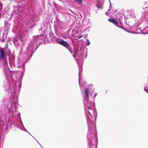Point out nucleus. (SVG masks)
Segmentation results:
<instances>
[{"instance_id": "obj_1", "label": "nucleus", "mask_w": 148, "mask_h": 148, "mask_svg": "<svg viewBox=\"0 0 148 148\" xmlns=\"http://www.w3.org/2000/svg\"><path fill=\"white\" fill-rule=\"evenodd\" d=\"M81 69L80 68L79 71L78 81L80 90L83 94V103L87 123L93 122L94 120L95 121L96 120L97 112L95 108L94 109H92L93 103L89 99L88 89L87 88H86V82L83 81L81 83V75L82 71V70L80 71Z\"/></svg>"}, {"instance_id": "obj_2", "label": "nucleus", "mask_w": 148, "mask_h": 148, "mask_svg": "<svg viewBox=\"0 0 148 148\" xmlns=\"http://www.w3.org/2000/svg\"><path fill=\"white\" fill-rule=\"evenodd\" d=\"M12 100H10L9 102L8 100H5V102H7V104L5 105V107L7 108L8 112L6 113L7 114V117L9 115V113L10 112L12 113L13 114L12 118L10 122H12V124L14 127L19 128L21 130L26 132L30 134L35 140L38 143L39 142L37 140L34 138L31 134L24 127L22 121L21 119L20 113H18L17 112V109L15 104L12 107Z\"/></svg>"}, {"instance_id": "obj_3", "label": "nucleus", "mask_w": 148, "mask_h": 148, "mask_svg": "<svg viewBox=\"0 0 148 148\" xmlns=\"http://www.w3.org/2000/svg\"><path fill=\"white\" fill-rule=\"evenodd\" d=\"M88 131L87 138L88 148H97L98 139L95 124L94 122H87Z\"/></svg>"}, {"instance_id": "obj_4", "label": "nucleus", "mask_w": 148, "mask_h": 148, "mask_svg": "<svg viewBox=\"0 0 148 148\" xmlns=\"http://www.w3.org/2000/svg\"><path fill=\"white\" fill-rule=\"evenodd\" d=\"M46 36H44L42 34L40 35H38L33 36V39L31 40L30 43L29 45L27 48V52L26 53V60L25 62H26L32 57L36 50L37 49L40 45L41 44L42 42H40L39 44L36 45L35 48V45L38 43V41L39 40H42L46 41Z\"/></svg>"}, {"instance_id": "obj_5", "label": "nucleus", "mask_w": 148, "mask_h": 148, "mask_svg": "<svg viewBox=\"0 0 148 148\" xmlns=\"http://www.w3.org/2000/svg\"><path fill=\"white\" fill-rule=\"evenodd\" d=\"M13 114L12 112L9 113V115L7 117V114L6 113L2 116H3L5 121V123L2 124L1 126V122H2L1 116H0V145L1 142V132L4 134L7 133L12 127V122H10L12 120Z\"/></svg>"}, {"instance_id": "obj_6", "label": "nucleus", "mask_w": 148, "mask_h": 148, "mask_svg": "<svg viewBox=\"0 0 148 148\" xmlns=\"http://www.w3.org/2000/svg\"><path fill=\"white\" fill-rule=\"evenodd\" d=\"M49 35L50 37L53 39V40H54L56 43L64 47L72 53L70 44L67 42L64 41L62 39L55 36L52 33H50Z\"/></svg>"}, {"instance_id": "obj_7", "label": "nucleus", "mask_w": 148, "mask_h": 148, "mask_svg": "<svg viewBox=\"0 0 148 148\" xmlns=\"http://www.w3.org/2000/svg\"><path fill=\"white\" fill-rule=\"evenodd\" d=\"M108 20L111 23H112L114 24L117 27L122 29L124 31H125L126 32H129V33L134 34H146L148 33V32H132L131 31H129L127 29H126L125 28H124L123 27V25L122 22H121L120 20H119L120 23H119L118 21L115 19L114 18H110L108 19Z\"/></svg>"}, {"instance_id": "obj_8", "label": "nucleus", "mask_w": 148, "mask_h": 148, "mask_svg": "<svg viewBox=\"0 0 148 148\" xmlns=\"http://www.w3.org/2000/svg\"><path fill=\"white\" fill-rule=\"evenodd\" d=\"M84 54V52H81L80 54L78 55V58L75 59V60L77 61V63L78 64V67L79 68V70L80 68H81L80 71H82V65L83 62V56Z\"/></svg>"}, {"instance_id": "obj_9", "label": "nucleus", "mask_w": 148, "mask_h": 148, "mask_svg": "<svg viewBox=\"0 0 148 148\" xmlns=\"http://www.w3.org/2000/svg\"><path fill=\"white\" fill-rule=\"evenodd\" d=\"M21 67L22 68H23V72L21 73V75L20 76L19 79V84H18V90H20L21 88V84H22V79L23 76V75L24 74V73L25 72V64L24 63H22L21 65H19L18 66V68H20V67Z\"/></svg>"}, {"instance_id": "obj_10", "label": "nucleus", "mask_w": 148, "mask_h": 148, "mask_svg": "<svg viewBox=\"0 0 148 148\" xmlns=\"http://www.w3.org/2000/svg\"><path fill=\"white\" fill-rule=\"evenodd\" d=\"M6 56V54L5 49L0 47V59L3 60Z\"/></svg>"}, {"instance_id": "obj_11", "label": "nucleus", "mask_w": 148, "mask_h": 148, "mask_svg": "<svg viewBox=\"0 0 148 148\" xmlns=\"http://www.w3.org/2000/svg\"><path fill=\"white\" fill-rule=\"evenodd\" d=\"M25 15L24 14L23 12L21 11V12H19L18 10V12L17 16L21 20H22L25 17Z\"/></svg>"}, {"instance_id": "obj_12", "label": "nucleus", "mask_w": 148, "mask_h": 148, "mask_svg": "<svg viewBox=\"0 0 148 148\" xmlns=\"http://www.w3.org/2000/svg\"><path fill=\"white\" fill-rule=\"evenodd\" d=\"M71 51H72L71 50ZM72 53L70 51V52L71 53V54H72L73 55V58H75L76 57V55H79L78 53L77 52V50H74V54H73V52L72 51Z\"/></svg>"}, {"instance_id": "obj_13", "label": "nucleus", "mask_w": 148, "mask_h": 148, "mask_svg": "<svg viewBox=\"0 0 148 148\" xmlns=\"http://www.w3.org/2000/svg\"><path fill=\"white\" fill-rule=\"evenodd\" d=\"M62 38L64 39H66L67 38L70 39L71 38V36L69 35H64L62 36Z\"/></svg>"}, {"instance_id": "obj_14", "label": "nucleus", "mask_w": 148, "mask_h": 148, "mask_svg": "<svg viewBox=\"0 0 148 148\" xmlns=\"http://www.w3.org/2000/svg\"><path fill=\"white\" fill-rule=\"evenodd\" d=\"M74 1L79 4H81L82 3V0H74Z\"/></svg>"}, {"instance_id": "obj_15", "label": "nucleus", "mask_w": 148, "mask_h": 148, "mask_svg": "<svg viewBox=\"0 0 148 148\" xmlns=\"http://www.w3.org/2000/svg\"><path fill=\"white\" fill-rule=\"evenodd\" d=\"M90 44V42L89 41V40L88 39H87L86 40V45L87 46H89Z\"/></svg>"}, {"instance_id": "obj_16", "label": "nucleus", "mask_w": 148, "mask_h": 148, "mask_svg": "<svg viewBox=\"0 0 148 148\" xmlns=\"http://www.w3.org/2000/svg\"><path fill=\"white\" fill-rule=\"evenodd\" d=\"M144 91H146L147 93L148 94V89L147 90L146 87L144 88Z\"/></svg>"}, {"instance_id": "obj_17", "label": "nucleus", "mask_w": 148, "mask_h": 148, "mask_svg": "<svg viewBox=\"0 0 148 148\" xmlns=\"http://www.w3.org/2000/svg\"><path fill=\"white\" fill-rule=\"evenodd\" d=\"M71 29V28H69V29L68 30V31L66 32V34H69Z\"/></svg>"}, {"instance_id": "obj_18", "label": "nucleus", "mask_w": 148, "mask_h": 148, "mask_svg": "<svg viewBox=\"0 0 148 148\" xmlns=\"http://www.w3.org/2000/svg\"><path fill=\"white\" fill-rule=\"evenodd\" d=\"M2 8H1L0 9V18H1V12H2Z\"/></svg>"}, {"instance_id": "obj_19", "label": "nucleus", "mask_w": 148, "mask_h": 148, "mask_svg": "<svg viewBox=\"0 0 148 148\" xmlns=\"http://www.w3.org/2000/svg\"><path fill=\"white\" fill-rule=\"evenodd\" d=\"M96 6L97 8H100V9H101V8H102L101 6H99V5H96Z\"/></svg>"}, {"instance_id": "obj_20", "label": "nucleus", "mask_w": 148, "mask_h": 148, "mask_svg": "<svg viewBox=\"0 0 148 148\" xmlns=\"http://www.w3.org/2000/svg\"><path fill=\"white\" fill-rule=\"evenodd\" d=\"M0 41L1 42H3L5 41V39L3 38V39H1L0 40Z\"/></svg>"}, {"instance_id": "obj_21", "label": "nucleus", "mask_w": 148, "mask_h": 148, "mask_svg": "<svg viewBox=\"0 0 148 148\" xmlns=\"http://www.w3.org/2000/svg\"><path fill=\"white\" fill-rule=\"evenodd\" d=\"M112 8V6H111V5H110V7H109V9L108 10V11H109V10H110V8Z\"/></svg>"}, {"instance_id": "obj_22", "label": "nucleus", "mask_w": 148, "mask_h": 148, "mask_svg": "<svg viewBox=\"0 0 148 148\" xmlns=\"http://www.w3.org/2000/svg\"><path fill=\"white\" fill-rule=\"evenodd\" d=\"M87 56V53L86 52V53L85 54V58H86Z\"/></svg>"}, {"instance_id": "obj_23", "label": "nucleus", "mask_w": 148, "mask_h": 148, "mask_svg": "<svg viewBox=\"0 0 148 148\" xmlns=\"http://www.w3.org/2000/svg\"><path fill=\"white\" fill-rule=\"evenodd\" d=\"M97 93H95L94 94V96L93 98H95L96 97V96H97Z\"/></svg>"}, {"instance_id": "obj_24", "label": "nucleus", "mask_w": 148, "mask_h": 148, "mask_svg": "<svg viewBox=\"0 0 148 148\" xmlns=\"http://www.w3.org/2000/svg\"><path fill=\"white\" fill-rule=\"evenodd\" d=\"M83 36L82 35H81L80 36H79L78 37V38H81Z\"/></svg>"}, {"instance_id": "obj_25", "label": "nucleus", "mask_w": 148, "mask_h": 148, "mask_svg": "<svg viewBox=\"0 0 148 148\" xmlns=\"http://www.w3.org/2000/svg\"><path fill=\"white\" fill-rule=\"evenodd\" d=\"M39 145L42 148H43V147L42 146V145L39 143H38Z\"/></svg>"}, {"instance_id": "obj_26", "label": "nucleus", "mask_w": 148, "mask_h": 148, "mask_svg": "<svg viewBox=\"0 0 148 148\" xmlns=\"http://www.w3.org/2000/svg\"><path fill=\"white\" fill-rule=\"evenodd\" d=\"M39 145L42 148H43V147L42 146V145L39 143H38Z\"/></svg>"}, {"instance_id": "obj_27", "label": "nucleus", "mask_w": 148, "mask_h": 148, "mask_svg": "<svg viewBox=\"0 0 148 148\" xmlns=\"http://www.w3.org/2000/svg\"><path fill=\"white\" fill-rule=\"evenodd\" d=\"M108 11H107V12H106V13H105V14H106V15H108Z\"/></svg>"}, {"instance_id": "obj_28", "label": "nucleus", "mask_w": 148, "mask_h": 148, "mask_svg": "<svg viewBox=\"0 0 148 148\" xmlns=\"http://www.w3.org/2000/svg\"><path fill=\"white\" fill-rule=\"evenodd\" d=\"M12 62H14V58H13V59L12 60Z\"/></svg>"}, {"instance_id": "obj_29", "label": "nucleus", "mask_w": 148, "mask_h": 148, "mask_svg": "<svg viewBox=\"0 0 148 148\" xmlns=\"http://www.w3.org/2000/svg\"><path fill=\"white\" fill-rule=\"evenodd\" d=\"M8 60H9V62L10 63V59L9 58H8Z\"/></svg>"}, {"instance_id": "obj_30", "label": "nucleus", "mask_w": 148, "mask_h": 148, "mask_svg": "<svg viewBox=\"0 0 148 148\" xmlns=\"http://www.w3.org/2000/svg\"><path fill=\"white\" fill-rule=\"evenodd\" d=\"M109 3H110V5H111V2H110V0H109Z\"/></svg>"}, {"instance_id": "obj_31", "label": "nucleus", "mask_w": 148, "mask_h": 148, "mask_svg": "<svg viewBox=\"0 0 148 148\" xmlns=\"http://www.w3.org/2000/svg\"><path fill=\"white\" fill-rule=\"evenodd\" d=\"M140 30V31H141L140 29V28H138L137 29V30Z\"/></svg>"}, {"instance_id": "obj_32", "label": "nucleus", "mask_w": 148, "mask_h": 148, "mask_svg": "<svg viewBox=\"0 0 148 148\" xmlns=\"http://www.w3.org/2000/svg\"><path fill=\"white\" fill-rule=\"evenodd\" d=\"M74 31V29H73L72 31V33H73V32Z\"/></svg>"}, {"instance_id": "obj_33", "label": "nucleus", "mask_w": 148, "mask_h": 148, "mask_svg": "<svg viewBox=\"0 0 148 148\" xmlns=\"http://www.w3.org/2000/svg\"><path fill=\"white\" fill-rule=\"evenodd\" d=\"M20 40L21 41H22V39L21 38H20Z\"/></svg>"}, {"instance_id": "obj_34", "label": "nucleus", "mask_w": 148, "mask_h": 148, "mask_svg": "<svg viewBox=\"0 0 148 148\" xmlns=\"http://www.w3.org/2000/svg\"><path fill=\"white\" fill-rule=\"evenodd\" d=\"M42 29L41 28L40 29H39V30L40 31Z\"/></svg>"}, {"instance_id": "obj_35", "label": "nucleus", "mask_w": 148, "mask_h": 148, "mask_svg": "<svg viewBox=\"0 0 148 148\" xmlns=\"http://www.w3.org/2000/svg\"><path fill=\"white\" fill-rule=\"evenodd\" d=\"M72 34V35L73 36V35H74V34H72H72Z\"/></svg>"}, {"instance_id": "obj_36", "label": "nucleus", "mask_w": 148, "mask_h": 148, "mask_svg": "<svg viewBox=\"0 0 148 148\" xmlns=\"http://www.w3.org/2000/svg\"><path fill=\"white\" fill-rule=\"evenodd\" d=\"M146 28H148V27H147Z\"/></svg>"}, {"instance_id": "obj_37", "label": "nucleus", "mask_w": 148, "mask_h": 148, "mask_svg": "<svg viewBox=\"0 0 148 148\" xmlns=\"http://www.w3.org/2000/svg\"><path fill=\"white\" fill-rule=\"evenodd\" d=\"M47 42H48V40L47 39Z\"/></svg>"}, {"instance_id": "obj_38", "label": "nucleus", "mask_w": 148, "mask_h": 148, "mask_svg": "<svg viewBox=\"0 0 148 148\" xmlns=\"http://www.w3.org/2000/svg\"><path fill=\"white\" fill-rule=\"evenodd\" d=\"M3 36H2V37H3Z\"/></svg>"}]
</instances>
